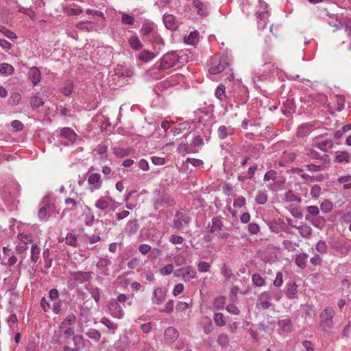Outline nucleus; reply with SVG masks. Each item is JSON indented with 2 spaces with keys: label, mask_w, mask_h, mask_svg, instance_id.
Here are the masks:
<instances>
[{
  "label": "nucleus",
  "mask_w": 351,
  "mask_h": 351,
  "mask_svg": "<svg viewBox=\"0 0 351 351\" xmlns=\"http://www.w3.org/2000/svg\"><path fill=\"white\" fill-rule=\"evenodd\" d=\"M101 322L104 324L109 330H114L117 328V325L111 322L108 318L104 317L101 319Z\"/></svg>",
  "instance_id": "nucleus-55"
},
{
  "label": "nucleus",
  "mask_w": 351,
  "mask_h": 351,
  "mask_svg": "<svg viewBox=\"0 0 351 351\" xmlns=\"http://www.w3.org/2000/svg\"><path fill=\"white\" fill-rule=\"evenodd\" d=\"M184 42L191 45H196L198 42V32L197 31L191 32L188 37L184 38Z\"/></svg>",
  "instance_id": "nucleus-33"
},
{
  "label": "nucleus",
  "mask_w": 351,
  "mask_h": 351,
  "mask_svg": "<svg viewBox=\"0 0 351 351\" xmlns=\"http://www.w3.org/2000/svg\"><path fill=\"white\" fill-rule=\"evenodd\" d=\"M43 104H44V101L38 96H36V95L33 96L30 99V105L33 109L38 108L43 106Z\"/></svg>",
  "instance_id": "nucleus-36"
},
{
  "label": "nucleus",
  "mask_w": 351,
  "mask_h": 351,
  "mask_svg": "<svg viewBox=\"0 0 351 351\" xmlns=\"http://www.w3.org/2000/svg\"><path fill=\"white\" fill-rule=\"evenodd\" d=\"M66 245L75 247L77 245V238L71 233H68L65 238Z\"/></svg>",
  "instance_id": "nucleus-45"
},
{
  "label": "nucleus",
  "mask_w": 351,
  "mask_h": 351,
  "mask_svg": "<svg viewBox=\"0 0 351 351\" xmlns=\"http://www.w3.org/2000/svg\"><path fill=\"white\" fill-rule=\"evenodd\" d=\"M259 3L261 5V8H264L265 10L256 12V16L258 21H262L263 22V26H261V21H258L257 25L258 29H264L267 25V21L269 16V13L267 10H265L267 5L265 2L260 1Z\"/></svg>",
  "instance_id": "nucleus-8"
},
{
  "label": "nucleus",
  "mask_w": 351,
  "mask_h": 351,
  "mask_svg": "<svg viewBox=\"0 0 351 351\" xmlns=\"http://www.w3.org/2000/svg\"><path fill=\"white\" fill-rule=\"evenodd\" d=\"M311 128V125H310L300 127L298 130V136L301 137L304 136L310 131Z\"/></svg>",
  "instance_id": "nucleus-52"
},
{
  "label": "nucleus",
  "mask_w": 351,
  "mask_h": 351,
  "mask_svg": "<svg viewBox=\"0 0 351 351\" xmlns=\"http://www.w3.org/2000/svg\"><path fill=\"white\" fill-rule=\"evenodd\" d=\"M267 191L265 189H264L262 191H258L257 192V195L255 197V202L256 204L259 205H263L267 202Z\"/></svg>",
  "instance_id": "nucleus-26"
},
{
  "label": "nucleus",
  "mask_w": 351,
  "mask_h": 351,
  "mask_svg": "<svg viewBox=\"0 0 351 351\" xmlns=\"http://www.w3.org/2000/svg\"><path fill=\"white\" fill-rule=\"evenodd\" d=\"M173 265L168 264L160 269V274L162 276H167V275L171 274L173 272Z\"/></svg>",
  "instance_id": "nucleus-51"
},
{
  "label": "nucleus",
  "mask_w": 351,
  "mask_h": 351,
  "mask_svg": "<svg viewBox=\"0 0 351 351\" xmlns=\"http://www.w3.org/2000/svg\"><path fill=\"white\" fill-rule=\"evenodd\" d=\"M217 343L222 347L227 346L229 343L228 336L225 333L219 335V336L217 338Z\"/></svg>",
  "instance_id": "nucleus-46"
},
{
  "label": "nucleus",
  "mask_w": 351,
  "mask_h": 351,
  "mask_svg": "<svg viewBox=\"0 0 351 351\" xmlns=\"http://www.w3.org/2000/svg\"><path fill=\"white\" fill-rule=\"evenodd\" d=\"M321 210L323 213H328L332 209V202L328 199H325L320 205Z\"/></svg>",
  "instance_id": "nucleus-43"
},
{
  "label": "nucleus",
  "mask_w": 351,
  "mask_h": 351,
  "mask_svg": "<svg viewBox=\"0 0 351 351\" xmlns=\"http://www.w3.org/2000/svg\"><path fill=\"white\" fill-rule=\"evenodd\" d=\"M196 277V271L191 266L184 267V274L182 275V279L185 282L190 281L191 280Z\"/></svg>",
  "instance_id": "nucleus-21"
},
{
  "label": "nucleus",
  "mask_w": 351,
  "mask_h": 351,
  "mask_svg": "<svg viewBox=\"0 0 351 351\" xmlns=\"http://www.w3.org/2000/svg\"><path fill=\"white\" fill-rule=\"evenodd\" d=\"M110 204L106 197H100L95 203V206L100 210H105L108 208Z\"/></svg>",
  "instance_id": "nucleus-39"
},
{
  "label": "nucleus",
  "mask_w": 351,
  "mask_h": 351,
  "mask_svg": "<svg viewBox=\"0 0 351 351\" xmlns=\"http://www.w3.org/2000/svg\"><path fill=\"white\" fill-rule=\"evenodd\" d=\"M305 318H313L315 316V311L312 306H306L304 309Z\"/></svg>",
  "instance_id": "nucleus-60"
},
{
  "label": "nucleus",
  "mask_w": 351,
  "mask_h": 351,
  "mask_svg": "<svg viewBox=\"0 0 351 351\" xmlns=\"http://www.w3.org/2000/svg\"><path fill=\"white\" fill-rule=\"evenodd\" d=\"M321 192V187L318 184H315L311 187L310 194L313 198H317Z\"/></svg>",
  "instance_id": "nucleus-58"
},
{
  "label": "nucleus",
  "mask_w": 351,
  "mask_h": 351,
  "mask_svg": "<svg viewBox=\"0 0 351 351\" xmlns=\"http://www.w3.org/2000/svg\"><path fill=\"white\" fill-rule=\"evenodd\" d=\"M252 280L253 283L257 287H263L265 285V279L261 276L259 274H254L252 275Z\"/></svg>",
  "instance_id": "nucleus-38"
},
{
  "label": "nucleus",
  "mask_w": 351,
  "mask_h": 351,
  "mask_svg": "<svg viewBox=\"0 0 351 351\" xmlns=\"http://www.w3.org/2000/svg\"><path fill=\"white\" fill-rule=\"evenodd\" d=\"M350 159H351V156L348 152H340L337 154V155L335 158V162H337V163H342L343 162H349L350 161Z\"/></svg>",
  "instance_id": "nucleus-25"
},
{
  "label": "nucleus",
  "mask_w": 351,
  "mask_h": 351,
  "mask_svg": "<svg viewBox=\"0 0 351 351\" xmlns=\"http://www.w3.org/2000/svg\"><path fill=\"white\" fill-rule=\"evenodd\" d=\"M156 57V54L147 50H143L138 56L141 61L148 62Z\"/></svg>",
  "instance_id": "nucleus-27"
},
{
  "label": "nucleus",
  "mask_w": 351,
  "mask_h": 351,
  "mask_svg": "<svg viewBox=\"0 0 351 351\" xmlns=\"http://www.w3.org/2000/svg\"><path fill=\"white\" fill-rule=\"evenodd\" d=\"M121 21L123 24L133 25L135 22V18L133 15L123 13Z\"/></svg>",
  "instance_id": "nucleus-35"
},
{
  "label": "nucleus",
  "mask_w": 351,
  "mask_h": 351,
  "mask_svg": "<svg viewBox=\"0 0 351 351\" xmlns=\"http://www.w3.org/2000/svg\"><path fill=\"white\" fill-rule=\"evenodd\" d=\"M186 162L187 163L191 164L193 166L197 167H202L204 165V162L202 160L193 158H188L186 160Z\"/></svg>",
  "instance_id": "nucleus-61"
},
{
  "label": "nucleus",
  "mask_w": 351,
  "mask_h": 351,
  "mask_svg": "<svg viewBox=\"0 0 351 351\" xmlns=\"http://www.w3.org/2000/svg\"><path fill=\"white\" fill-rule=\"evenodd\" d=\"M86 335L92 339L95 340L96 341H98L101 339V333L99 330L96 329L91 328L87 332Z\"/></svg>",
  "instance_id": "nucleus-42"
},
{
  "label": "nucleus",
  "mask_w": 351,
  "mask_h": 351,
  "mask_svg": "<svg viewBox=\"0 0 351 351\" xmlns=\"http://www.w3.org/2000/svg\"><path fill=\"white\" fill-rule=\"evenodd\" d=\"M153 295L156 300L155 302L158 304H162L165 300L166 291L162 288L155 289Z\"/></svg>",
  "instance_id": "nucleus-19"
},
{
  "label": "nucleus",
  "mask_w": 351,
  "mask_h": 351,
  "mask_svg": "<svg viewBox=\"0 0 351 351\" xmlns=\"http://www.w3.org/2000/svg\"><path fill=\"white\" fill-rule=\"evenodd\" d=\"M178 332L176 328L169 327L165 330V339L167 343H172L178 338Z\"/></svg>",
  "instance_id": "nucleus-15"
},
{
  "label": "nucleus",
  "mask_w": 351,
  "mask_h": 351,
  "mask_svg": "<svg viewBox=\"0 0 351 351\" xmlns=\"http://www.w3.org/2000/svg\"><path fill=\"white\" fill-rule=\"evenodd\" d=\"M193 5L197 10V14L201 16H206L208 13L207 6L199 0H194Z\"/></svg>",
  "instance_id": "nucleus-24"
},
{
  "label": "nucleus",
  "mask_w": 351,
  "mask_h": 351,
  "mask_svg": "<svg viewBox=\"0 0 351 351\" xmlns=\"http://www.w3.org/2000/svg\"><path fill=\"white\" fill-rule=\"evenodd\" d=\"M139 33L141 38L149 43H158L161 39L154 23L152 21H144L139 29Z\"/></svg>",
  "instance_id": "nucleus-1"
},
{
  "label": "nucleus",
  "mask_w": 351,
  "mask_h": 351,
  "mask_svg": "<svg viewBox=\"0 0 351 351\" xmlns=\"http://www.w3.org/2000/svg\"><path fill=\"white\" fill-rule=\"evenodd\" d=\"M0 32L5 36L8 37L10 39H16V35L14 32L7 29L6 27H5L3 26H0Z\"/></svg>",
  "instance_id": "nucleus-44"
},
{
  "label": "nucleus",
  "mask_w": 351,
  "mask_h": 351,
  "mask_svg": "<svg viewBox=\"0 0 351 351\" xmlns=\"http://www.w3.org/2000/svg\"><path fill=\"white\" fill-rule=\"evenodd\" d=\"M88 183L91 186V191L99 189L102 185L101 175L97 173H91L88 178Z\"/></svg>",
  "instance_id": "nucleus-10"
},
{
  "label": "nucleus",
  "mask_w": 351,
  "mask_h": 351,
  "mask_svg": "<svg viewBox=\"0 0 351 351\" xmlns=\"http://www.w3.org/2000/svg\"><path fill=\"white\" fill-rule=\"evenodd\" d=\"M163 22L165 27L170 30H176L178 27V23L172 14H165L163 16Z\"/></svg>",
  "instance_id": "nucleus-14"
},
{
  "label": "nucleus",
  "mask_w": 351,
  "mask_h": 351,
  "mask_svg": "<svg viewBox=\"0 0 351 351\" xmlns=\"http://www.w3.org/2000/svg\"><path fill=\"white\" fill-rule=\"evenodd\" d=\"M191 221V217L182 212L178 211L175 215V219L173 221V228L180 229L184 225L188 226Z\"/></svg>",
  "instance_id": "nucleus-7"
},
{
  "label": "nucleus",
  "mask_w": 351,
  "mask_h": 351,
  "mask_svg": "<svg viewBox=\"0 0 351 351\" xmlns=\"http://www.w3.org/2000/svg\"><path fill=\"white\" fill-rule=\"evenodd\" d=\"M62 301L61 300H58L53 301V303L51 308L53 310V311L55 314H59L62 311Z\"/></svg>",
  "instance_id": "nucleus-48"
},
{
  "label": "nucleus",
  "mask_w": 351,
  "mask_h": 351,
  "mask_svg": "<svg viewBox=\"0 0 351 351\" xmlns=\"http://www.w3.org/2000/svg\"><path fill=\"white\" fill-rule=\"evenodd\" d=\"M306 210L308 213V215L316 217L319 213V208L317 206H307Z\"/></svg>",
  "instance_id": "nucleus-64"
},
{
  "label": "nucleus",
  "mask_w": 351,
  "mask_h": 351,
  "mask_svg": "<svg viewBox=\"0 0 351 351\" xmlns=\"http://www.w3.org/2000/svg\"><path fill=\"white\" fill-rule=\"evenodd\" d=\"M228 65L226 58H221L219 60H214L208 71L210 74L216 75L222 72Z\"/></svg>",
  "instance_id": "nucleus-6"
},
{
  "label": "nucleus",
  "mask_w": 351,
  "mask_h": 351,
  "mask_svg": "<svg viewBox=\"0 0 351 351\" xmlns=\"http://www.w3.org/2000/svg\"><path fill=\"white\" fill-rule=\"evenodd\" d=\"M115 72L119 77H131L133 75V71L131 69L126 68L122 65L118 66L116 68Z\"/></svg>",
  "instance_id": "nucleus-23"
},
{
  "label": "nucleus",
  "mask_w": 351,
  "mask_h": 351,
  "mask_svg": "<svg viewBox=\"0 0 351 351\" xmlns=\"http://www.w3.org/2000/svg\"><path fill=\"white\" fill-rule=\"evenodd\" d=\"M245 198L243 196H239L234 199L233 206L236 208H241L245 204Z\"/></svg>",
  "instance_id": "nucleus-59"
},
{
  "label": "nucleus",
  "mask_w": 351,
  "mask_h": 351,
  "mask_svg": "<svg viewBox=\"0 0 351 351\" xmlns=\"http://www.w3.org/2000/svg\"><path fill=\"white\" fill-rule=\"evenodd\" d=\"M214 321L216 325L219 326H222L226 324V322L224 321V317L222 313H217L214 315Z\"/></svg>",
  "instance_id": "nucleus-47"
},
{
  "label": "nucleus",
  "mask_w": 351,
  "mask_h": 351,
  "mask_svg": "<svg viewBox=\"0 0 351 351\" xmlns=\"http://www.w3.org/2000/svg\"><path fill=\"white\" fill-rule=\"evenodd\" d=\"M308 254L301 253L296 256L295 264L301 269H304L306 265Z\"/></svg>",
  "instance_id": "nucleus-30"
},
{
  "label": "nucleus",
  "mask_w": 351,
  "mask_h": 351,
  "mask_svg": "<svg viewBox=\"0 0 351 351\" xmlns=\"http://www.w3.org/2000/svg\"><path fill=\"white\" fill-rule=\"evenodd\" d=\"M223 227V223L219 217H215L212 219V225L208 226V232L210 233H215L219 231Z\"/></svg>",
  "instance_id": "nucleus-17"
},
{
  "label": "nucleus",
  "mask_w": 351,
  "mask_h": 351,
  "mask_svg": "<svg viewBox=\"0 0 351 351\" xmlns=\"http://www.w3.org/2000/svg\"><path fill=\"white\" fill-rule=\"evenodd\" d=\"M128 43L130 47L135 51H139L143 47V43L136 35L131 36L128 40Z\"/></svg>",
  "instance_id": "nucleus-18"
},
{
  "label": "nucleus",
  "mask_w": 351,
  "mask_h": 351,
  "mask_svg": "<svg viewBox=\"0 0 351 351\" xmlns=\"http://www.w3.org/2000/svg\"><path fill=\"white\" fill-rule=\"evenodd\" d=\"M316 250L321 254H325L327 252V245L325 241H319L316 244Z\"/></svg>",
  "instance_id": "nucleus-53"
},
{
  "label": "nucleus",
  "mask_w": 351,
  "mask_h": 351,
  "mask_svg": "<svg viewBox=\"0 0 351 351\" xmlns=\"http://www.w3.org/2000/svg\"><path fill=\"white\" fill-rule=\"evenodd\" d=\"M113 152L117 156L120 158H123L128 155V152L121 147H114Z\"/></svg>",
  "instance_id": "nucleus-54"
},
{
  "label": "nucleus",
  "mask_w": 351,
  "mask_h": 351,
  "mask_svg": "<svg viewBox=\"0 0 351 351\" xmlns=\"http://www.w3.org/2000/svg\"><path fill=\"white\" fill-rule=\"evenodd\" d=\"M40 249L37 244L34 243L31 247V260L33 263H36L39 258Z\"/></svg>",
  "instance_id": "nucleus-34"
},
{
  "label": "nucleus",
  "mask_w": 351,
  "mask_h": 351,
  "mask_svg": "<svg viewBox=\"0 0 351 351\" xmlns=\"http://www.w3.org/2000/svg\"><path fill=\"white\" fill-rule=\"evenodd\" d=\"M21 99V95L19 93L14 92L11 95L10 97L9 98L8 103L10 106H15L19 104Z\"/></svg>",
  "instance_id": "nucleus-37"
},
{
  "label": "nucleus",
  "mask_w": 351,
  "mask_h": 351,
  "mask_svg": "<svg viewBox=\"0 0 351 351\" xmlns=\"http://www.w3.org/2000/svg\"><path fill=\"white\" fill-rule=\"evenodd\" d=\"M333 141L330 139H326L322 141H315L313 143V146L319 149L320 150L328 152L330 149L333 147Z\"/></svg>",
  "instance_id": "nucleus-12"
},
{
  "label": "nucleus",
  "mask_w": 351,
  "mask_h": 351,
  "mask_svg": "<svg viewBox=\"0 0 351 351\" xmlns=\"http://www.w3.org/2000/svg\"><path fill=\"white\" fill-rule=\"evenodd\" d=\"M73 83L71 82H66L64 86L61 88V93L65 96H69L73 92Z\"/></svg>",
  "instance_id": "nucleus-40"
},
{
  "label": "nucleus",
  "mask_w": 351,
  "mask_h": 351,
  "mask_svg": "<svg viewBox=\"0 0 351 351\" xmlns=\"http://www.w3.org/2000/svg\"><path fill=\"white\" fill-rule=\"evenodd\" d=\"M271 296L267 291H264L257 296L256 307L258 310L267 309L273 306L271 302Z\"/></svg>",
  "instance_id": "nucleus-4"
},
{
  "label": "nucleus",
  "mask_w": 351,
  "mask_h": 351,
  "mask_svg": "<svg viewBox=\"0 0 351 351\" xmlns=\"http://www.w3.org/2000/svg\"><path fill=\"white\" fill-rule=\"evenodd\" d=\"M60 136L68 140V142L64 143L66 145L73 144L75 141L77 136L75 132L70 128H63L60 130Z\"/></svg>",
  "instance_id": "nucleus-11"
},
{
  "label": "nucleus",
  "mask_w": 351,
  "mask_h": 351,
  "mask_svg": "<svg viewBox=\"0 0 351 351\" xmlns=\"http://www.w3.org/2000/svg\"><path fill=\"white\" fill-rule=\"evenodd\" d=\"M59 291L57 289H51L49 292V298L53 302L59 300Z\"/></svg>",
  "instance_id": "nucleus-63"
},
{
  "label": "nucleus",
  "mask_w": 351,
  "mask_h": 351,
  "mask_svg": "<svg viewBox=\"0 0 351 351\" xmlns=\"http://www.w3.org/2000/svg\"><path fill=\"white\" fill-rule=\"evenodd\" d=\"M28 78L32 82L33 85L36 86L40 81L41 72L37 67L33 66L30 68L28 71Z\"/></svg>",
  "instance_id": "nucleus-13"
},
{
  "label": "nucleus",
  "mask_w": 351,
  "mask_h": 351,
  "mask_svg": "<svg viewBox=\"0 0 351 351\" xmlns=\"http://www.w3.org/2000/svg\"><path fill=\"white\" fill-rule=\"evenodd\" d=\"M18 238L21 242L23 243V245H27V243H32L33 241L31 235L19 234Z\"/></svg>",
  "instance_id": "nucleus-57"
},
{
  "label": "nucleus",
  "mask_w": 351,
  "mask_h": 351,
  "mask_svg": "<svg viewBox=\"0 0 351 351\" xmlns=\"http://www.w3.org/2000/svg\"><path fill=\"white\" fill-rule=\"evenodd\" d=\"M215 96L220 100L223 101L226 98L225 86L220 84L215 90Z\"/></svg>",
  "instance_id": "nucleus-41"
},
{
  "label": "nucleus",
  "mask_w": 351,
  "mask_h": 351,
  "mask_svg": "<svg viewBox=\"0 0 351 351\" xmlns=\"http://www.w3.org/2000/svg\"><path fill=\"white\" fill-rule=\"evenodd\" d=\"M210 268V265L205 261H199L197 264V269L199 272H207Z\"/></svg>",
  "instance_id": "nucleus-49"
},
{
  "label": "nucleus",
  "mask_w": 351,
  "mask_h": 351,
  "mask_svg": "<svg viewBox=\"0 0 351 351\" xmlns=\"http://www.w3.org/2000/svg\"><path fill=\"white\" fill-rule=\"evenodd\" d=\"M297 285L295 283H289L287 285V295L289 299H293L296 296L298 292Z\"/></svg>",
  "instance_id": "nucleus-31"
},
{
  "label": "nucleus",
  "mask_w": 351,
  "mask_h": 351,
  "mask_svg": "<svg viewBox=\"0 0 351 351\" xmlns=\"http://www.w3.org/2000/svg\"><path fill=\"white\" fill-rule=\"evenodd\" d=\"M284 199L289 203H300L302 201L301 198L296 195L291 190H289L285 193Z\"/></svg>",
  "instance_id": "nucleus-22"
},
{
  "label": "nucleus",
  "mask_w": 351,
  "mask_h": 351,
  "mask_svg": "<svg viewBox=\"0 0 351 351\" xmlns=\"http://www.w3.org/2000/svg\"><path fill=\"white\" fill-rule=\"evenodd\" d=\"M43 206L38 212V217L42 221H47L49 217V213L53 208V204L49 203V198L45 197L43 200Z\"/></svg>",
  "instance_id": "nucleus-5"
},
{
  "label": "nucleus",
  "mask_w": 351,
  "mask_h": 351,
  "mask_svg": "<svg viewBox=\"0 0 351 351\" xmlns=\"http://www.w3.org/2000/svg\"><path fill=\"white\" fill-rule=\"evenodd\" d=\"M14 71V68L10 64L2 63L0 64V73L1 75H12Z\"/></svg>",
  "instance_id": "nucleus-32"
},
{
  "label": "nucleus",
  "mask_w": 351,
  "mask_h": 351,
  "mask_svg": "<svg viewBox=\"0 0 351 351\" xmlns=\"http://www.w3.org/2000/svg\"><path fill=\"white\" fill-rule=\"evenodd\" d=\"M111 264V261L107 258H101L97 264V267L102 269L109 266Z\"/></svg>",
  "instance_id": "nucleus-56"
},
{
  "label": "nucleus",
  "mask_w": 351,
  "mask_h": 351,
  "mask_svg": "<svg viewBox=\"0 0 351 351\" xmlns=\"http://www.w3.org/2000/svg\"><path fill=\"white\" fill-rule=\"evenodd\" d=\"M64 203L67 207L64 209V213L66 211H74L77 208L78 202L74 198L67 197L65 199Z\"/></svg>",
  "instance_id": "nucleus-28"
},
{
  "label": "nucleus",
  "mask_w": 351,
  "mask_h": 351,
  "mask_svg": "<svg viewBox=\"0 0 351 351\" xmlns=\"http://www.w3.org/2000/svg\"><path fill=\"white\" fill-rule=\"evenodd\" d=\"M335 312L332 307H326L319 315V326L326 332L330 331L333 326V317Z\"/></svg>",
  "instance_id": "nucleus-2"
},
{
  "label": "nucleus",
  "mask_w": 351,
  "mask_h": 351,
  "mask_svg": "<svg viewBox=\"0 0 351 351\" xmlns=\"http://www.w3.org/2000/svg\"><path fill=\"white\" fill-rule=\"evenodd\" d=\"M217 134L220 139H225L228 136V128L225 125H221L217 130Z\"/></svg>",
  "instance_id": "nucleus-50"
},
{
  "label": "nucleus",
  "mask_w": 351,
  "mask_h": 351,
  "mask_svg": "<svg viewBox=\"0 0 351 351\" xmlns=\"http://www.w3.org/2000/svg\"><path fill=\"white\" fill-rule=\"evenodd\" d=\"M248 231L252 234H256L260 231V227L256 223H250L248 224Z\"/></svg>",
  "instance_id": "nucleus-62"
},
{
  "label": "nucleus",
  "mask_w": 351,
  "mask_h": 351,
  "mask_svg": "<svg viewBox=\"0 0 351 351\" xmlns=\"http://www.w3.org/2000/svg\"><path fill=\"white\" fill-rule=\"evenodd\" d=\"M277 324L279 328L285 332H290L293 330L292 323L289 318L279 319Z\"/></svg>",
  "instance_id": "nucleus-16"
},
{
  "label": "nucleus",
  "mask_w": 351,
  "mask_h": 351,
  "mask_svg": "<svg viewBox=\"0 0 351 351\" xmlns=\"http://www.w3.org/2000/svg\"><path fill=\"white\" fill-rule=\"evenodd\" d=\"M108 308L111 315L116 318H122L124 315L123 307L117 301L111 300L108 302Z\"/></svg>",
  "instance_id": "nucleus-9"
},
{
  "label": "nucleus",
  "mask_w": 351,
  "mask_h": 351,
  "mask_svg": "<svg viewBox=\"0 0 351 351\" xmlns=\"http://www.w3.org/2000/svg\"><path fill=\"white\" fill-rule=\"evenodd\" d=\"M138 229V224L136 219L130 220L128 222L125 228V232L129 234H135Z\"/></svg>",
  "instance_id": "nucleus-29"
},
{
  "label": "nucleus",
  "mask_w": 351,
  "mask_h": 351,
  "mask_svg": "<svg viewBox=\"0 0 351 351\" xmlns=\"http://www.w3.org/2000/svg\"><path fill=\"white\" fill-rule=\"evenodd\" d=\"M160 60L158 67L160 69L166 70L174 66L178 61V58L176 52H171L164 55Z\"/></svg>",
  "instance_id": "nucleus-3"
},
{
  "label": "nucleus",
  "mask_w": 351,
  "mask_h": 351,
  "mask_svg": "<svg viewBox=\"0 0 351 351\" xmlns=\"http://www.w3.org/2000/svg\"><path fill=\"white\" fill-rule=\"evenodd\" d=\"M74 280L80 283L88 281L90 277L89 273L84 271H77L72 274Z\"/></svg>",
  "instance_id": "nucleus-20"
}]
</instances>
